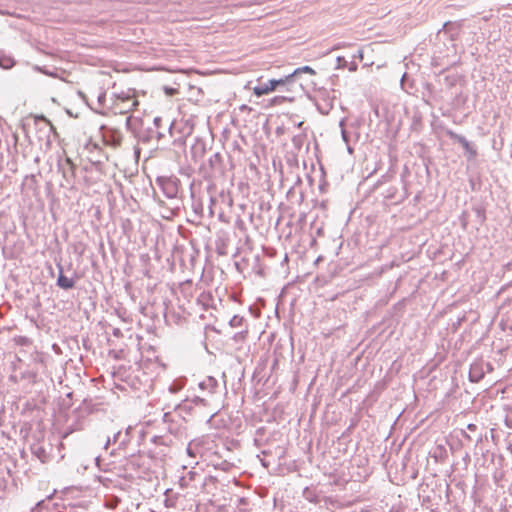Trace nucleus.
Returning <instances> with one entry per match:
<instances>
[{"instance_id":"obj_1","label":"nucleus","mask_w":512,"mask_h":512,"mask_svg":"<svg viewBox=\"0 0 512 512\" xmlns=\"http://www.w3.org/2000/svg\"><path fill=\"white\" fill-rule=\"evenodd\" d=\"M139 101L135 90L117 94L112 102L110 113L113 115H124L137 109Z\"/></svg>"},{"instance_id":"obj_2","label":"nucleus","mask_w":512,"mask_h":512,"mask_svg":"<svg viewBox=\"0 0 512 512\" xmlns=\"http://www.w3.org/2000/svg\"><path fill=\"white\" fill-rule=\"evenodd\" d=\"M275 90H276V87H275L274 83L272 82V80H270L268 83H266L264 85L254 87L253 93L257 97H261V96L269 94Z\"/></svg>"},{"instance_id":"obj_3","label":"nucleus","mask_w":512,"mask_h":512,"mask_svg":"<svg viewBox=\"0 0 512 512\" xmlns=\"http://www.w3.org/2000/svg\"><path fill=\"white\" fill-rule=\"evenodd\" d=\"M57 283L63 289H71L74 287V281L63 274L59 275Z\"/></svg>"},{"instance_id":"obj_4","label":"nucleus","mask_w":512,"mask_h":512,"mask_svg":"<svg viewBox=\"0 0 512 512\" xmlns=\"http://www.w3.org/2000/svg\"><path fill=\"white\" fill-rule=\"evenodd\" d=\"M448 135L450 138L456 140L459 144H461L464 149L468 150L470 148V144L465 137L458 135L453 131H448Z\"/></svg>"},{"instance_id":"obj_5","label":"nucleus","mask_w":512,"mask_h":512,"mask_svg":"<svg viewBox=\"0 0 512 512\" xmlns=\"http://www.w3.org/2000/svg\"><path fill=\"white\" fill-rule=\"evenodd\" d=\"M300 73H307V74H310V75H314L315 74V70L309 66H303V67H300V68H297L293 74L294 76L295 75H298Z\"/></svg>"},{"instance_id":"obj_6","label":"nucleus","mask_w":512,"mask_h":512,"mask_svg":"<svg viewBox=\"0 0 512 512\" xmlns=\"http://www.w3.org/2000/svg\"><path fill=\"white\" fill-rule=\"evenodd\" d=\"M293 77H294V74L292 73V74H290L284 78L278 79V80L272 79V82L274 83L275 87L277 88V86L285 85L286 83L291 81Z\"/></svg>"},{"instance_id":"obj_7","label":"nucleus","mask_w":512,"mask_h":512,"mask_svg":"<svg viewBox=\"0 0 512 512\" xmlns=\"http://www.w3.org/2000/svg\"><path fill=\"white\" fill-rule=\"evenodd\" d=\"M35 124H37L39 121L45 123L46 125H51V121L45 117L44 115H34L33 116Z\"/></svg>"},{"instance_id":"obj_8","label":"nucleus","mask_w":512,"mask_h":512,"mask_svg":"<svg viewBox=\"0 0 512 512\" xmlns=\"http://www.w3.org/2000/svg\"><path fill=\"white\" fill-rule=\"evenodd\" d=\"M35 124H37L39 121L45 123L46 125H51V121L45 117L44 115H34L33 116Z\"/></svg>"},{"instance_id":"obj_9","label":"nucleus","mask_w":512,"mask_h":512,"mask_svg":"<svg viewBox=\"0 0 512 512\" xmlns=\"http://www.w3.org/2000/svg\"><path fill=\"white\" fill-rule=\"evenodd\" d=\"M505 422L508 427L512 428V405L507 408Z\"/></svg>"},{"instance_id":"obj_10","label":"nucleus","mask_w":512,"mask_h":512,"mask_svg":"<svg viewBox=\"0 0 512 512\" xmlns=\"http://www.w3.org/2000/svg\"><path fill=\"white\" fill-rule=\"evenodd\" d=\"M65 162L69 166V173H70L71 177L74 178L75 177V165H74V163L69 158H67Z\"/></svg>"},{"instance_id":"obj_11","label":"nucleus","mask_w":512,"mask_h":512,"mask_svg":"<svg viewBox=\"0 0 512 512\" xmlns=\"http://www.w3.org/2000/svg\"><path fill=\"white\" fill-rule=\"evenodd\" d=\"M474 371H475V369L471 368V370H470V379L473 382H478L481 379L482 375H474Z\"/></svg>"},{"instance_id":"obj_12","label":"nucleus","mask_w":512,"mask_h":512,"mask_svg":"<svg viewBox=\"0 0 512 512\" xmlns=\"http://www.w3.org/2000/svg\"><path fill=\"white\" fill-rule=\"evenodd\" d=\"M241 322H242V318L234 316L232 318V320L230 321V324L235 327V326H240Z\"/></svg>"},{"instance_id":"obj_13","label":"nucleus","mask_w":512,"mask_h":512,"mask_svg":"<svg viewBox=\"0 0 512 512\" xmlns=\"http://www.w3.org/2000/svg\"><path fill=\"white\" fill-rule=\"evenodd\" d=\"M49 128H50V131L55 135V136H58V132H57V129L56 127L53 125V123L51 122V125H48Z\"/></svg>"},{"instance_id":"obj_14","label":"nucleus","mask_w":512,"mask_h":512,"mask_svg":"<svg viewBox=\"0 0 512 512\" xmlns=\"http://www.w3.org/2000/svg\"><path fill=\"white\" fill-rule=\"evenodd\" d=\"M165 92H166L167 94H169V95H172V94H174V93L176 92V90H175V89H173V88H166V89H165Z\"/></svg>"},{"instance_id":"obj_15","label":"nucleus","mask_w":512,"mask_h":512,"mask_svg":"<svg viewBox=\"0 0 512 512\" xmlns=\"http://www.w3.org/2000/svg\"><path fill=\"white\" fill-rule=\"evenodd\" d=\"M283 99H284L283 97H275L273 99V103H276V102H278V100H283Z\"/></svg>"},{"instance_id":"obj_16","label":"nucleus","mask_w":512,"mask_h":512,"mask_svg":"<svg viewBox=\"0 0 512 512\" xmlns=\"http://www.w3.org/2000/svg\"><path fill=\"white\" fill-rule=\"evenodd\" d=\"M342 134H343V138H344V140L347 142V141H348V138H347V134H346V132H345V131H343V132H342Z\"/></svg>"}]
</instances>
